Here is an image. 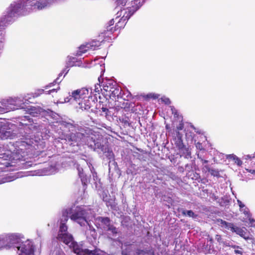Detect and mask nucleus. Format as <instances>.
I'll list each match as a JSON object with an SVG mask.
<instances>
[{
  "mask_svg": "<svg viewBox=\"0 0 255 255\" xmlns=\"http://www.w3.org/2000/svg\"><path fill=\"white\" fill-rule=\"evenodd\" d=\"M69 215L71 220L77 222L81 226L88 225L90 228V221L94 217L95 212L86 206L74 207L63 211L57 239L67 246H72L75 242L72 235L68 232V227L66 225Z\"/></svg>",
  "mask_w": 255,
  "mask_h": 255,
  "instance_id": "obj_2",
  "label": "nucleus"
},
{
  "mask_svg": "<svg viewBox=\"0 0 255 255\" xmlns=\"http://www.w3.org/2000/svg\"><path fill=\"white\" fill-rule=\"evenodd\" d=\"M128 0H116V3L117 4V6L115 9L117 12H121L122 10L127 9V7L126 8L122 9V7L125 5L127 6V4L128 3ZM118 17V13H117V17L116 19H117Z\"/></svg>",
  "mask_w": 255,
  "mask_h": 255,
  "instance_id": "obj_19",
  "label": "nucleus"
},
{
  "mask_svg": "<svg viewBox=\"0 0 255 255\" xmlns=\"http://www.w3.org/2000/svg\"><path fill=\"white\" fill-rule=\"evenodd\" d=\"M237 202H238V205L240 208V209L246 207L245 205L243 203H242V202L240 200H238Z\"/></svg>",
  "mask_w": 255,
  "mask_h": 255,
  "instance_id": "obj_44",
  "label": "nucleus"
},
{
  "mask_svg": "<svg viewBox=\"0 0 255 255\" xmlns=\"http://www.w3.org/2000/svg\"><path fill=\"white\" fill-rule=\"evenodd\" d=\"M111 163V161H109V172H110V170H111V167H110V163Z\"/></svg>",
  "mask_w": 255,
  "mask_h": 255,
  "instance_id": "obj_54",
  "label": "nucleus"
},
{
  "mask_svg": "<svg viewBox=\"0 0 255 255\" xmlns=\"http://www.w3.org/2000/svg\"><path fill=\"white\" fill-rule=\"evenodd\" d=\"M5 234L0 235V250L8 249Z\"/></svg>",
  "mask_w": 255,
  "mask_h": 255,
  "instance_id": "obj_23",
  "label": "nucleus"
},
{
  "mask_svg": "<svg viewBox=\"0 0 255 255\" xmlns=\"http://www.w3.org/2000/svg\"><path fill=\"white\" fill-rule=\"evenodd\" d=\"M150 96H151V98H152L154 99H158L160 96V95L157 94H151Z\"/></svg>",
  "mask_w": 255,
  "mask_h": 255,
  "instance_id": "obj_45",
  "label": "nucleus"
},
{
  "mask_svg": "<svg viewBox=\"0 0 255 255\" xmlns=\"http://www.w3.org/2000/svg\"><path fill=\"white\" fill-rule=\"evenodd\" d=\"M24 110L33 117L38 116L45 112L43 109L39 107H34L30 105L26 106Z\"/></svg>",
  "mask_w": 255,
  "mask_h": 255,
  "instance_id": "obj_15",
  "label": "nucleus"
},
{
  "mask_svg": "<svg viewBox=\"0 0 255 255\" xmlns=\"http://www.w3.org/2000/svg\"><path fill=\"white\" fill-rule=\"evenodd\" d=\"M117 85L116 84V83H114V84L113 85V86L111 87V89L110 91H109L108 92V93L107 94H111L112 93V91H113V90L116 88V87H117Z\"/></svg>",
  "mask_w": 255,
  "mask_h": 255,
  "instance_id": "obj_47",
  "label": "nucleus"
},
{
  "mask_svg": "<svg viewBox=\"0 0 255 255\" xmlns=\"http://www.w3.org/2000/svg\"><path fill=\"white\" fill-rule=\"evenodd\" d=\"M68 246L72 250L76 255H107L105 252L99 249H96L93 251H90L88 249H83L76 242L73 243V245L72 246Z\"/></svg>",
  "mask_w": 255,
  "mask_h": 255,
  "instance_id": "obj_10",
  "label": "nucleus"
},
{
  "mask_svg": "<svg viewBox=\"0 0 255 255\" xmlns=\"http://www.w3.org/2000/svg\"><path fill=\"white\" fill-rule=\"evenodd\" d=\"M32 146L25 141L0 144V158L13 161H25L31 150Z\"/></svg>",
  "mask_w": 255,
  "mask_h": 255,
  "instance_id": "obj_4",
  "label": "nucleus"
},
{
  "mask_svg": "<svg viewBox=\"0 0 255 255\" xmlns=\"http://www.w3.org/2000/svg\"><path fill=\"white\" fill-rule=\"evenodd\" d=\"M92 90L87 87L78 89L73 91L69 95V100H74L76 102L78 106L77 109L82 111L90 110L93 112V107L95 105V98L91 96Z\"/></svg>",
  "mask_w": 255,
  "mask_h": 255,
  "instance_id": "obj_5",
  "label": "nucleus"
},
{
  "mask_svg": "<svg viewBox=\"0 0 255 255\" xmlns=\"http://www.w3.org/2000/svg\"><path fill=\"white\" fill-rule=\"evenodd\" d=\"M195 131L196 132H198V131H196V129H195Z\"/></svg>",
  "mask_w": 255,
  "mask_h": 255,
  "instance_id": "obj_58",
  "label": "nucleus"
},
{
  "mask_svg": "<svg viewBox=\"0 0 255 255\" xmlns=\"http://www.w3.org/2000/svg\"><path fill=\"white\" fill-rule=\"evenodd\" d=\"M182 214L185 216H187L189 217H192L193 218H195L197 217V215L194 214V213L191 210H183Z\"/></svg>",
  "mask_w": 255,
  "mask_h": 255,
  "instance_id": "obj_33",
  "label": "nucleus"
},
{
  "mask_svg": "<svg viewBox=\"0 0 255 255\" xmlns=\"http://www.w3.org/2000/svg\"><path fill=\"white\" fill-rule=\"evenodd\" d=\"M48 114L53 119L52 123H59L62 127L68 128L69 131H75V133H71L66 136L65 140L67 144L73 146L87 145L95 151L103 153L109 159H114V153L109 148L107 141L102 135L88 128L80 127L72 121H58V115L52 111H50Z\"/></svg>",
  "mask_w": 255,
  "mask_h": 255,
  "instance_id": "obj_1",
  "label": "nucleus"
},
{
  "mask_svg": "<svg viewBox=\"0 0 255 255\" xmlns=\"http://www.w3.org/2000/svg\"><path fill=\"white\" fill-rule=\"evenodd\" d=\"M49 168L48 172L49 174H54L58 170L56 165H51Z\"/></svg>",
  "mask_w": 255,
  "mask_h": 255,
  "instance_id": "obj_34",
  "label": "nucleus"
},
{
  "mask_svg": "<svg viewBox=\"0 0 255 255\" xmlns=\"http://www.w3.org/2000/svg\"><path fill=\"white\" fill-rule=\"evenodd\" d=\"M77 169L78 171V174L79 176L84 174L82 167H80L79 165H77Z\"/></svg>",
  "mask_w": 255,
  "mask_h": 255,
  "instance_id": "obj_41",
  "label": "nucleus"
},
{
  "mask_svg": "<svg viewBox=\"0 0 255 255\" xmlns=\"http://www.w3.org/2000/svg\"><path fill=\"white\" fill-rule=\"evenodd\" d=\"M100 46L99 42L93 41L85 45H81L76 53V56H81L83 54L90 50H95Z\"/></svg>",
  "mask_w": 255,
  "mask_h": 255,
  "instance_id": "obj_12",
  "label": "nucleus"
},
{
  "mask_svg": "<svg viewBox=\"0 0 255 255\" xmlns=\"http://www.w3.org/2000/svg\"><path fill=\"white\" fill-rule=\"evenodd\" d=\"M31 174H29V175H40V171H34V172H31Z\"/></svg>",
  "mask_w": 255,
  "mask_h": 255,
  "instance_id": "obj_46",
  "label": "nucleus"
},
{
  "mask_svg": "<svg viewBox=\"0 0 255 255\" xmlns=\"http://www.w3.org/2000/svg\"><path fill=\"white\" fill-rule=\"evenodd\" d=\"M212 239L211 238H210L209 237H208V238H207V241H208V244H210V245H212Z\"/></svg>",
  "mask_w": 255,
  "mask_h": 255,
  "instance_id": "obj_48",
  "label": "nucleus"
},
{
  "mask_svg": "<svg viewBox=\"0 0 255 255\" xmlns=\"http://www.w3.org/2000/svg\"><path fill=\"white\" fill-rule=\"evenodd\" d=\"M205 168L210 173V174L215 177L220 176L219 172L218 170L214 169H210L208 165H205Z\"/></svg>",
  "mask_w": 255,
  "mask_h": 255,
  "instance_id": "obj_29",
  "label": "nucleus"
},
{
  "mask_svg": "<svg viewBox=\"0 0 255 255\" xmlns=\"http://www.w3.org/2000/svg\"><path fill=\"white\" fill-rule=\"evenodd\" d=\"M102 110L103 112L105 113L106 114H107V112L108 111V109L104 107L102 108Z\"/></svg>",
  "mask_w": 255,
  "mask_h": 255,
  "instance_id": "obj_50",
  "label": "nucleus"
},
{
  "mask_svg": "<svg viewBox=\"0 0 255 255\" xmlns=\"http://www.w3.org/2000/svg\"><path fill=\"white\" fill-rule=\"evenodd\" d=\"M128 255H131L130 253H128ZM134 255H154L153 252L150 250H136Z\"/></svg>",
  "mask_w": 255,
  "mask_h": 255,
  "instance_id": "obj_25",
  "label": "nucleus"
},
{
  "mask_svg": "<svg viewBox=\"0 0 255 255\" xmlns=\"http://www.w3.org/2000/svg\"><path fill=\"white\" fill-rule=\"evenodd\" d=\"M195 146L197 149L200 150V151H204L205 149L202 145V144L200 142H197L195 143Z\"/></svg>",
  "mask_w": 255,
  "mask_h": 255,
  "instance_id": "obj_39",
  "label": "nucleus"
},
{
  "mask_svg": "<svg viewBox=\"0 0 255 255\" xmlns=\"http://www.w3.org/2000/svg\"><path fill=\"white\" fill-rule=\"evenodd\" d=\"M4 234L5 235L6 243H7V246L8 249H9L11 248L10 233Z\"/></svg>",
  "mask_w": 255,
  "mask_h": 255,
  "instance_id": "obj_36",
  "label": "nucleus"
},
{
  "mask_svg": "<svg viewBox=\"0 0 255 255\" xmlns=\"http://www.w3.org/2000/svg\"><path fill=\"white\" fill-rule=\"evenodd\" d=\"M121 88L117 85L116 88L112 91L111 94H106L107 95L109 96L111 98H114L115 100L121 98Z\"/></svg>",
  "mask_w": 255,
  "mask_h": 255,
  "instance_id": "obj_20",
  "label": "nucleus"
},
{
  "mask_svg": "<svg viewBox=\"0 0 255 255\" xmlns=\"http://www.w3.org/2000/svg\"><path fill=\"white\" fill-rule=\"evenodd\" d=\"M66 64L67 67H79L82 65V62L80 61H78L76 57L68 56L66 61Z\"/></svg>",
  "mask_w": 255,
  "mask_h": 255,
  "instance_id": "obj_17",
  "label": "nucleus"
},
{
  "mask_svg": "<svg viewBox=\"0 0 255 255\" xmlns=\"http://www.w3.org/2000/svg\"><path fill=\"white\" fill-rule=\"evenodd\" d=\"M182 133L179 131H176L173 137V142L177 147H181L184 145L182 140Z\"/></svg>",
  "mask_w": 255,
  "mask_h": 255,
  "instance_id": "obj_16",
  "label": "nucleus"
},
{
  "mask_svg": "<svg viewBox=\"0 0 255 255\" xmlns=\"http://www.w3.org/2000/svg\"><path fill=\"white\" fill-rule=\"evenodd\" d=\"M95 90H94L96 92H99V87L100 88V85H98V86L95 85Z\"/></svg>",
  "mask_w": 255,
  "mask_h": 255,
  "instance_id": "obj_51",
  "label": "nucleus"
},
{
  "mask_svg": "<svg viewBox=\"0 0 255 255\" xmlns=\"http://www.w3.org/2000/svg\"><path fill=\"white\" fill-rule=\"evenodd\" d=\"M131 98L132 95L128 90H126L123 92V94L121 96V98L123 99L124 100L127 101L130 100Z\"/></svg>",
  "mask_w": 255,
  "mask_h": 255,
  "instance_id": "obj_30",
  "label": "nucleus"
},
{
  "mask_svg": "<svg viewBox=\"0 0 255 255\" xmlns=\"http://www.w3.org/2000/svg\"><path fill=\"white\" fill-rule=\"evenodd\" d=\"M108 192L107 191H103L101 196L102 197L103 200L104 202H106L107 203V206H108L111 205V203H110L111 200L109 199V197L108 195Z\"/></svg>",
  "mask_w": 255,
  "mask_h": 255,
  "instance_id": "obj_28",
  "label": "nucleus"
},
{
  "mask_svg": "<svg viewBox=\"0 0 255 255\" xmlns=\"http://www.w3.org/2000/svg\"><path fill=\"white\" fill-rule=\"evenodd\" d=\"M227 246L229 247H231L233 250L235 254L237 255H242L243 253V249L239 246L236 245H233L232 243H229L228 244H227Z\"/></svg>",
  "mask_w": 255,
  "mask_h": 255,
  "instance_id": "obj_24",
  "label": "nucleus"
},
{
  "mask_svg": "<svg viewBox=\"0 0 255 255\" xmlns=\"http://www.w3.org/2000/svg\"><path fill=\"white\" fill-rule=\"evenodd\" d=\"M56 255H65L64 253L61 251H58Z\"/></svg>",
  "mask_w": 255,
  "mask_h": 255,
  "instance_id": "obj_49",
  "label": "nucleus"
},
{
  "mask_svg": "<svg viewBox=\"0 0 255 255\" xmlns=\"http://www.w3.org/2000/svg\"><path fill=\"white\" fill-rule=\"evenodd\" d=\"M30 165V164H29V163H27V162L25 163V167L29 166Z\"/></svg>",
  "mask_w": 255,
  "mask_h": 255,
  "instance_id": "obj_52",
  "label": "nucleus"
},
{
  "mask_svg": "<svg viewBox=\"0 0 255 255\" xmlns=\"http://www.w3.org/2000/svg\"><path fill=\"white\" fill-rule=\"evenodd\" d=\"M171 111L172 112V114L174 116V118H177V121L179 122L178 125H176V122L174 121L173 125H176V129L175 130L176 131H179V130H182L184 128V124L182 122L183 118L181 116H179L177 111L173 107H170Z\"/></svg>",
  "mask_w": 255,
  "mask_h": 255,
  "instance_id": "obj_14",
  "label": "nucleus"
},
{
  "mask_svg": "<svg viewBox=\"0 0 255 255\" xmlns=\"http://www.w3.org/2000/svg\"><path fill=\"white\" fill-rule=\"evenodd\" d=\"M127 9L122 10L118 12V16H122L118 21V26L123 27L127 21L143 4L145 0H128Z\"/></svg>",
  "mask_w": 255,
  "mask_h": 255,
  "instance_id": "obj_7",
  "label": "nucleus"
},
{
  "mask_svg": "<svg viewBox=\"0 0 255 255\" xmlns=\"http://www.w3.org/2000/svg\"><path fill=\"white\" fill-rule=\"evenodd\" d=\"M79 177L81 178V182L83 185H86L89 180V178L85 174H83Z\"/></svg>",
  "mask_w": 255,
  "mask_h": 255,
  "instance_id": "obj_35",
  "label": "nucleus"
},
{
  "mask_svg": "<svg viewBox=\"0 0 255 255\" xmlns=\"http://www.w3.org/2000/svg\"><path fill=\"white\" fill-rule=\"evenodd\" d=\"M17 253L18 255H34V248L31 242L27 240L22 242L17 246Z\"/></svg>",
  "mask_w": 255,
  "mask_h": 255,
  "instance_id": "obj_11",
  "label": "nucleus"
},
{
  "mask_svg": "<svg viewBox=\"0 0 255 255\" xmlns=\"http://www.w3.org/2000/svg\"><path fill=\"white\" fill-rule=\"evenodd\" d=\"M115 82L112 81L108 80L105 82H104L103 89V90L107 92L108 93L109 91L111 90V87L114 84Z\"/></svg>",
  "mask_w": 255,
  "mask_h": 255,
  "instance_id": "obj_26",
  "label": "nucleus"
},
{
  "mask_svg": "<svg viewBox=\"0 0 255 255\" xmlns=\"http://www.w3.org/2000/svg\"><path fill=\"white\" fill-rule=\"evenodd\" d=\"M240 211L244 214L246 217V219H248L249 220L251 226L254 227V223L255 221L253 219L251 218L249 209L247 207H245L240 209Z\"/></svg>",
  "mask_w": 255,
  "mask_h": 255,
  "instance_id": "obj_22",
  "label": "nucleus"
},
{
  "mask_svg": "<svg viewBox=\"0 0 255 255\" xmlns=\"http://www.w3.org/2000/svg\"><path fill=\"white\" fill-rule=\"evenodd\" d=\"M119 17H118L117 18V19H112V20H111L110 21V24L111 25L114 24V22H115V20L117 21V23H116V27H117V29H118V28H123V27L125 26V25H124L123 27H120V26H118V21H119V20H120V19H121V18L118 19V18H119Z\"/></svg>",
  "mask_w": 255,
  "mask_h": 255,
  "instance_id": "obj_37",
  "label": "nucleus"
},
{
  "mask_svg": "<svg viewBox=\"0 0 255 255\" xmlns=\"http://www.w3.org/2000/svg\"><path fill=\"white\" fill-rule=\"evenodd\" d=\"M59 89H60V87H58L57 88H56V89H52V90H49V91H46L45 92H46V94H51V93H53V92H57V91H58V90H59Z\"/></svg>",
  "mask_w": 255,
  "mask_h": 255,
  "instance_id": "obj_42",
  "label": "nucleus"
},
{
  "mask_svg": "<svg viewBox=\"0 0 255 255\" xmlns=\"http://www.w3.org/2000/svg\"><path fill=\"white\" fill-rule=\"evenodd\" d=\"M217 222L218 225L223 229L236 233L237 235H239L246 240L249 239L248 233L246 232L247 229L245 228H241L235 226L233 223L227 222L222 219H218Z\"/></svg>",
  "mask_w": 255,
  "mask_h": 255,
  "instance_id": "obj_8",
  "label": "nucleus"
},
{
  "mask_svg": "<svg viewBox=\"0 0 255 255\" xmlns=\"http://www.w3.org/2000/svg\"><path fill=\"white\" fill-rule=\"evenodd\" d=\"M32 122L29 116L22 117L18 126L0 120V139H23V137L27 139L31 137L29 134L36 130V126Z\"/></svg>",
  "mask_w": 255,
  "mask_h": 255,
  "instance_id": "obj_3",
  "label": "nucleus"
},
{
  "mask_svg": "<svg viewBox=\"0 0 255 255\" xmlns=\"http://www.w3.org/2000/svg\"><path fill=\"white\" fill-rule=\"evenodd\" d=\"M248 158H251V156L250 155H247Z\"/></svg>",
  "mask_w": 255,
  "mask_h": 255,
  "instance_id": "obj_56",
  "label": "nucleus"
},
{
  "mask_svg": "<svg viewBox=\"0 0 255 255\" xmlns=\"http://www.w3.org/2000/svg\"><path fill=\"white\" fill-rule=\"evenodd\" d=\"M131 248H132V247L131 246L128 247V248H129V249H130Z\"/></svg>",
  "mask_w": 255,
  "mask_h": 255,
  "instance_id": "obj_57",
  "label": "nucleus"
},
{
  "mask_svg": "<svg viewBox=\"0 0 255 255\" xmlns=\"http://www.w3.org/2000/svg\"><path fill=\"white\" fill-rule=\"evenodd\" d=\"M24 239V236L18 233H10L11 248H16L21 243V241Z\"/></svg>",
  "mask_w": 255,
  "mask_h": 255,
  "instance_id": "obj_13",
  "label": "nucleus"
},
{
  "mask_svg": "<svg viewBox=\"0 0 255 255\" xmlns=\"http://www.w3.org/2000/svg\"><path fill=\"white\" fill-rule=\"evenodd\" d=\"M90 170L91 171V173L92 174L94 180H95V178H97V173L94 170V167H92V168H90Z\"/></svg>",
  "mask_w": 255,
  "mask_h": 255,
  "instance_id": "obj_43",
  "label": "nucleus"
},
{
  "mask_svg": "<svg viewBox=\"0 0 255 255\" xmlns=\"http://www.w3.org/2000/svg\"><path fill=\"white\" fill-rule=\"evenodd\" d=\"M11 180H5V181H3V182H6V181H11Z\"/></svg>",
  "mask_w": 255,
  "mask_h": 255,
  "instance_id": "obj_55",
  "label": "nucleus"
},
{
  "mask_svg": "<svg viewBox=\"0 0 255 255\" xmlns=\"http://www.w3.org/2000/svg\"><path fill=\"white\" fill-rule=\"evenodd\" d=\"M160 100L162 102H163L166 105H169L170 104V99L165 96H163L162 97H161Z\"/></svg>",
  "mask_w": 255,
  "mask_h": 255,
  "instance_id": "obj_38",
  "label": "nucleus"
},
{
  "mask_svg": "<svg viewBox=\"0 0 255 255\" xmlns=\"http://www.w3.org/2000/svg\"><path fill=\"white\" fill-rule=\"evenodd\" d=\"M203 251L205 254L210 253L211 251L213 249L212 245L208 244V241L207 242V245L203 246Z\"/></svg>",
  "mask_w": 255,
  "mask_h": 255,
  "instance_id": "obj_31",
  "label": "nucleus"
},
{
  "mask_svg": "<svg viewBox=\"0 0 255 255\" xmlns=\"http://www.w3.org/2000/svg\"><path fill=\"white\" fill-rule=\"evenodd\" d=\"M69 67H67L66 68L64 69L62 72H61L59 74V77L58 78H57L52 83H49L48 85H47V86H46L45 87V89H47V88H50V87H52L53 86H54L55 84L56 83H59L61 82V80H60L59 79V77H61L63 73H65V75H64V76L68 73V71H69V69H68Z\"/></svg>",
  "mask_w": 255,
  "mask_h": 255,
  "instance_id": "obj_21",
  "label": "nucleus"
},
{
  "mask_svg": "<svg viewBox=\"0 0 255 255\" xmlns=\"http://www.w3.org/2000/svg\"><path fill=\"white\" fill-rule=\"evenodd\" d=\"M179 150V154L180 156H183L186 158H189L191 157V152L188 147L184 144L181 147H177Z\"/></svg>",
  "mask_w": 255,
  "mask_h": 255,
  "instance_id": "obj_18",
  "label": "nucleus"
},
{
  "mask_svg": "<svg viewBox=\"0 0 255 255\" xmlns=\"http://www.w3.org/2000/svg\"><path fill=\"white\" fill-rule=\"evenodd\" d=\"M96 225L98 228L103 229L109 232V234L115 237L117 234V229L110 224L109 218L99 217L96 219Z\"/></svg>",
  "mask_w": 255,
  "mask_h": 255,
  "instance_id": "obj_9",
  "label": "nucleus"
},
{
  "mask_svg": "<svg viewBox=\"0 0 255 255\" xmlns=\"http://www.w3.org/2000/svg\"><path fill=\"white\" fill-rule=\"evenodd\" d=\"M29 94L18 97H9L0 101V113H6L17 109H25L28 99Z\"/></svg>",
  "mask_w": 255,
  "mask_h": 255,
  "instance_id": "obj_6",
  "label": "nucleus"
},
{
  "mask_svg": "<svg viewBox=\"0 0 255 255\" xmlns=\"http://www.w3.org/2000/svg\"><path fill=\"white\" fill-rule=\"evenodd\" d=\"M227 158L229 159H231L234 161L235 163H236L238 166H241L242 165V161L236 155L229 154L227 155Z\"/></svg>",
  "mask_w": 255,
  "mask_h": 255,
  "instance_id": "obj_27",
  "label": "nucleus"
},
{
  "mask_svg": "<svg viewBox=\"0 0 255 255\" xmlns=\"http://www.w3.org/2000/svg\"><path fill=\"white\" fill-rule=\"evenodd\" d=\"M220 238V236H219V235H217V237H216V239H217V240L219 241V239Z\"/></svg>",
  "mask_w": 255,
  "mask_h": 255,
  "instance_id": "obj_53",
  "label": "nucleus"
},
{
  "mask_svg": "<svg viewBox=\"0 0 255 255\" xmlns=\"http://www.w3.org/2000/svg\"><path fill=\"white\" fill-rule=\"evenodd\" d=\"M197 157L198 158L200 159L201 161L202 162V163L203 164H205V163H207L208 162V160H205L203 158L201 154L199 153H198L197 154Z\"/></svg>",
  "mask_w": 255,
  "mask_h": 255,
  "instance_id": "obj_40",
  "label": "nucleus"
},
{
  "mask_svg": "<svg viewBox=\"0 0 255 255\" xmlns=\"http://www.w3.org/2000/svg\"><path fill=\"white\" fill-rule=\"evenodd\" d=\"M44 92V89H38L36 90L35 92L32 93L31 95L29 94V96L31 95L33 98H36L42 94Z\"/></svg>",
  "mask_w": 255,
  "mask_h": 255,
  "instance_id": "obj_32",
  "label": "nucleus"
}]
</instances>
